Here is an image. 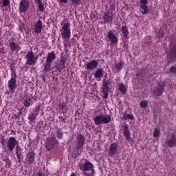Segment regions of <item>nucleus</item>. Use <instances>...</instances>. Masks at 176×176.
Wrapping results in <instances>:
<instances>
[{
    "label": "nucleus",
    "mask_w": 176,
    "mask_h": 176,
    "mask_svg": "<svg viewBox=\"0 0 176 176\" xmlns=\"http://www.w3.org/2000/svg\"><path fill=\"white\" fill-rule=\"evenodd\" d=\"M61 32L62 39L65 42V46L69 43V38H71V24L66 22L62 26Z\"/></svg>",
    "instance_id": "obj_1"
},
{
    "label": "nucleus",
    "mask_w": 176,
    "mask_h": 176,
    "mask_svg": "<svg viewBox=\"0 0 176 176\" xmlns=\"http://www.w3.org/2000/svg\"><path fill=\"white\" fill-rule=\"evenodd\" d=\"M80 170L82 171L85 176H94L96 170L94 166L91 162H86L84 164H79Z\"/></svg>",
    "instance_id": "obj_2"
},
{
    "label": "nucleus",
    "mask_w": 176,
    "mask_h": 176,
    "mask_svg": "<svg viewBox=\"0 0 176 176\" xmlns=\"http://www.w3.org/2000/svg\"><path fill=\"white\" fill-rule=\"evenodd\" d=\"M56 52L52 51L49 52L46 56L45 63H43V71L45 72H49L50 71V68L52 67V64L54 63V60H56Z\"/></svg>",
    "instance_id": "obj_3"
},
{
    "label": "nucleus",
    "mask_w": 176,
    "mask_h": 176,
    "mask_svg": "<svg viewBox=\"0 0 176 176\" xmlns=\"http://www.w3.org/2000/svg\"><path fill=\"white\" fill-rule=\"evenodd\" d=\"M93 120L96 126H100V124H108V123L111 122V115L100 114L96 116Z\"/></svg>",
    "instance_id": "obj_4"
},
{
    "label": "nucleus",
    "mask_w": 176,
    "mask_h": 176,
    "mask_svg": "<svg viewBox=\"0 0 176 176\" xmlns=\"http://www.w3.org/2000/svg\"><path fill=\"white\" fill-rule=\"evenodd\" d=\"M113 11H115V8L111 6L109 9L106 10L103 14V22L104 24H109L113 21Z\"/></svg>",
    "instance_id": "obj_5"
},
{
    "label": "nucleus",
    "mask_w": 176,
    "mask_h": 176,
    "mask_svg": "<svg viewBox=\"0 0 176 176\" xmlns=\"http://www.w3.org/2000/svg\"><path fill=\"white\" fill-rule=\"evenodd\" d=\"M112 85V80L108 79L106 80L105 78L102 80V93L103 94V98L107 100L108 98V93L111 90V87Z\"/></svg>",
    "instance_id": "obj_6"
},
{
    "label": "nucleus",
    "mask_w": 176,
    "mask_h": 176,
    "mask_svg": "<svg viewBox=\"0 0 176 176\" xmlns=\"http://www.w3.org/2000/svg\"><path fill=\"white\" fill-rule=\"evenodd\" d=\"M16 145H19V142L16 140V138H14V137H10L6 144V146L9 152L14 151Z\"/></svg>",
    "instance_id": "obj_7"
},
{
    "label": "nucleus",
    "mask_w": 176,
    "mask_h": 176,
    "mask_svg": "<svg viewBox=\"0 0 176 176\" xmlns=\"http://www.w3.org/2000/svg\"><path fill=\"white\" fill-rule=\"evenodd\" d=\"M57 144H58V141L57 140V139H56V138H53V137L48 138L46 140L45 148L48 151H52V149H53V148H54V146H56Z\"/></svg>",
    "instance_id": "obj_8"
},
{
    "label": "nucleus",
    "mask_w": 176,
    "mask_h": 176,
    "mask_svg": "<svg viewBox=\"0 0 176 176\" xmlns=\"http://www.w3.org/2000/svg\"><path fill=\"white\" fill-rule=\"evenodd\" d=\"M85 140L86 138H85V135H83L82 133L78 134L76 138V149H77L78 151H79V149H83V145H85Z\"/></svg>",
    "instance_id": "obj_9"
},
{
    "label": "nucleus",
    "mask_w": 176,
    "mask_h": 176,
    "mask_svg": "<svg viewBox=\"0 0 176 176\" xmlns=\"http://www.w3.org/2000/svg\"><path fill=\"white\" fill-rule=\"evenodd\" d=\"M30 9V1L28 0H21L19 3V10L20 13H25Z\"/></svg>",
    "instance_id": "obj_10"
},
{
    "label": "nucleus",
    "mask_w": 176,
    "mask_h": 176,
    "mask_svg": "<svg viewBox=\"0 0 176 176\" xmlns=\"http://www.w3.org/2000/svg\"><path fill=\"white\" fill-rule=\"evenodd\" d=\"M165 144L169 146V148H174V146H176V135L175 133H171L170 135H169L166 141Z\"/></svg>",
    "instance_id": "obj_11"
},
{
    "label": "nucleus",
    "mask_w": 176,
    "mask_h": 176,
    "mask_svg": "<svg viewBox=\"0 0 176 176\" xmlns=\"http://www.w3.org/2000/svg\"><path fill=\"white\" fill-rule=\"evenodd\" d=\"M25 57L27 58L26 63L28 65H35L36 64V58H35V55L32 51L28 52Z\"/></svg>",
    "instance_id": "obj_12"
},
{
    "label": "nucleus",
    "mask_w": 176,
    "mask_h": 176,
    "mask_svg": "<svg viewBox=\"0 0 176 176\" xmlns=\"http://www.w3.org/2000/svg\"><path fill=\"white\" fill-rule=\"evenodd\" d=\"M107 37L109 42H110V45H116V43H118V36H116L112 30L107 32Z\"/></svg>",
    "instance_id": "obj_13"
},
{
    "label": "nucleus",
    "mask_w": 176,
    "mask_h": 176,
    "mask_svg": "<svg viewBox=\"0 0 176 176\" xmlns=\"http://www.w3.org/2000/svg\"><path fill=\"white\" fill-rule=\"evenodd\" d=\"M8 88L13 93L17 88V78H10L8 82Z\"/></svg>",
    "instance_id": "obj_14"
},
{
    "label": "nucleus",
    "mask_w": 176,
    "mask_h": 176,
    "mask_svg": "<svg viewBox=\"0 0 176 176\" xmlns=\"http://www.w3.org/2000/svg\"><path fill=\"white\" fill-rule=\"evenodd\" d=\"M164 87H166V84H159L154 89L153 93L155 96L160 97L163 94V91H164Z\"/></svg>",
    "instance_id": "obj_15"
},
{
    "label": "nucleus",
    "mask_w": 176,
    "mask_h": 176,
    "mask_svg": "<svg viewBox=\"0 0 176 176\" xmlns=\"http://www.w3.org/2000/svg\"><path fill=\"white\" fill-rule=\"evenodd\" d=\"M124 130H123V134L124 137H125L126 140L129 141V142H133L134 140L133 138H131V135L130 134V130L129 129V126L127 125L122 126Z\"/></svg>",
    "instance_id": "obj_16"
},
{
    "label": "nucleus",
    "mask_w": 176,
    "mask_h": 176,
    "mask_svg": "<svg viewBox=\"0 0 176 176\" xmlns=\"http://www.w3.org/2000/svg\"><path fill=\"white\" fill-rule=\"evenodd\" d=\"M116 152H118V143L115 142L110 144L108 152L109 156L110 157H113V156L116 155Z\"/></svg>",
    "instance_id": "obj_17"
},
{
    "label": "nucleus",
    "mask_w": 176,
    "mask_h": 176,
    "mask_svg": "<svg viewBox=\"0 0 176 176\" xmlns=\"http://www.w3.org/2000/svg\"><path fill=\"white\" fill-rule=\"evenodd\" d=\"M67 63V58L64 56H61L58 64L56 65V68L58 72H61L64 68H65V63Z\"/></svg>",
    "instance_id": "obj_18"
},
{
    "label": "nucleus",
    "mask_w": 176,
    "mask_h": 176,
    "mask_svg": "<svg viewBox=\"0 0 176 176\" xmlns=\"http://www.w3.org/2000/svg\"><path fill=\"white\" fill-rule=\"evenodd\" d=\"M98 67V61L96 60H92L87 63L86 68L89 71H93Z\"/></svg>",
    "instance_id": "obj_19"
},
{
    "label": "nucleus",
    "mask_w": 176,
    "mask_h": 176,
    "mask_svg": "<svg viewBox=\"0 0 176 176\" xmlns=\"http://www.w3.org/2000/svg\"><path fill=\"white\" fill-rule=\"evenodd\" d=\"M25 161L28 164H34L35 162V153L30 151L26 155Z\"/></svg>",
    "instance_id": "obj_20"
},
{
    "label": "nucleus",
    "mask_w": 176,
    "mask_h": 176,
    "mask_svg": "<svg viewBox=\"0 0 176 176\" xmlns=\"http://www.w3.org/2000/svg\"><path fill=\"white\" fill-rule=\"evenodd\" d=\"M42 30H43V23L41 20H38L34 25V31L36 34L39 35L42 32Z\"/></svg>",
    "instance_id": "obj_21"
},
{
    "label": "nucleus",
    "mask_w": 176,
    "mask_h": 176,
    "mask_svg": "<svg viewBox=\"0 0 176 176\" xmlns=\"http://www.w3.org/2000/svg\"><path fill=\"white\" fill-rule=\"evenodd\" d=\"M123 67H124V62L120 60L118 62H116L114 63V67H113V71H115V72H120V71H122V69H123Z\"/></svg>",
    "instance_id": "obj_22"
},
{
    "label": "nucleus",
    "mask_w": 176,
    "mask_h": 176,
    "mask_svg": "<svg viewBox=\"0 0 176 176\" xmlns=\"http://www.w3.org/2000/svg\"><path fill=\"white\" fill-rule=\"evenodd\" d=\"M168 58H170L171 60L176 58V45L170 48L168 51Z\"/></svg>",
    "instance_id": "obj_23"
},
{
    "label": "nucleus",
    "mask_w": 176,
    "mask_h": 176,
    "mask_svg": "<svg viewBox=\"0 0 176 176\" xmlns=\"http://www.w3.org/2000/svg\"><path fill=\"white\" fill-rule=\"evenodd\" d=\"M9 45H10L11 52H19L21 49L20 45L14 43V41L10 42Z\"/></svg>",
    "instance_id": "obj_24"
},
{
    "label": "nucleus",
    "mask_w": 176,
    "mask_h": 176,
    "mask_svg": "<svg viewBox=\"0 0 176 176\" xmlns=\"http://www.w3.org/2000/svg\"><path fill=\"white\" fill-rule=\"evenodd\" d=\"M22 151L23 149L19 145H17L16 147L15 148V153L16 155V157L19 163L21 162V159H23L21 158V155L23 154V153L21 152Z\"/></svg>",
    "instance_id": "obj_25"
},
{
    "label": "nucleus",
    "mask_w": 176,
    "mask_h": 176,
    "mask_svg": "<svg viewBox=\"0 0 176 176\" xmlns=\"http://www.w3.org/2000/svg\"><path fill=\"white\" fill-rule=\"evenodd\" d=\"M104 72H105V71H104V69L98 68L96 69L94 76L96 79H100V78H102L104 76Z\"/></svg>",
    "instance_id": "obj_26"
},
{
    "label": "nucleus",
    "mask_w": 176,
    "mask_h": 176,
    "mask_svg": "<svg viewBox=\"0 0 176 176\" xmlns=\"http://www.w3.org/2000/svg\"><path fill=\"white\" fill-rule=\"evenodd\" d=\"M118 90L120 91L121 94H126L127 93V87L123 84V82H119L118 84Z\"/></svg>",
    "instance_id": "obj_27"
},
{
    "label": "nucleus",
    "mask_w": 176,
    "mask_h": 176,
    "mask_svg": "<svg viewBox=\"0 0 176 176\" xmlns=\"http://www.w3.org/2000/svg\"><path fill=\"white\" fill-rule=\"evenodd\" d=\"M23 104L26 108L31 107V104H32V102L31 101V98H30L29 96H25L23 98Z\"/></svg>",
    "instance_id": "obj_28"
},
{
    "label": "nucleus",
    "mask_w": 176,
    "mask_h": 176,
    "mask_svg": "<svg viewBox=\"0 0 176 176\" xmlns=\"http://www.w3.org/2000/svg\"><path fill=\"white\" fill-rule=\"evenodd\" d=\"M140 11L142 14H148L149 12V8H148L147 5H140Z\"/></svg>",
    "instance_id": "obj_29"
},
{
    "label": "nucleus",
    "mask_w": 176,
    "mask_h": 176,
    "mask_svg": "<svg viewBox=\"0 0 176 176\" xmlns=\"http://www.w3.org/2000/svg\"><path fill=\"white\" fill-rule=\"evenodd\" d=\"M36 116H38V113H34L33 112H31L28 116V120L32 122V123H34L36 120Z\"/></svg>",
    "instance_id": "obj_30"
},
{
    "label": "nucleus",
    "mask_w": 176,
    "mask_h": 176,
    "mask_svg": "<svg viewBox=\"0 0 176 176\" xmlns=\"http://www.w3.org/2000/svg\"><path fill=\"white\" fill-rule=\"evenodd\" d=\"M121 32H122V35L124 36V38L125 39H127V36H129V30L127 29V27L122 26L121 28Z\"/></svg>",
    "instance_id": "obj_31"
},
{
    "label": "nucleus",
    "mask_w": 176,
    "mask_h": 176,
    "mask_svg": "<svg viewBox=\"0 0 176 176\" xmlns=\"http://www.w3.org/2000/svg\"><path fill=\"white\" fill-rule=\"evenodd\" d=\"M122 119L123 120H133L134 116H133L132 114H127V113H124Z\"/></svg>",
    "instance_id": "obj_32"
},
{
    "label": "nucleus",
    "mask_w": 176,
    "mask_h": 176,
    "mask_svg": "<svg viewBox=\"0 0 176 176\" xmlns=\"http://www.w3.org/2000/svg\"><path fill=\"white\" fill-rule=\"evenodd\" d=\"M56 135L58 140H63V136L64 135V133H63V130H61V129H57L56 131Z\"/></svg>",
    "instance_id": "obj_33"
},
{
    "label": "nucleus",
    "mask_w": 176,
    "mask_h": 176,
    "mask_svg": "<svg viewBox=\"0 0 176 176\" xmlns=\"http://www.w3.org/2000/svg\"><path fill=\"white\" fill-rule=\"evenodd\" d=\"M153 137L155 138H159L160 137V129L159 128H155L153 132Z\"/></svg>",
    "instance_id": "obj_34"
},
{
    "label": "nucleus",
    "mask_w": 176,
    "mask_h": 176,
    "mask_svg": "<svg viewBox=\"0 0 176 176\" xmlns=\"http://www.w3.org/2000/svg\"><path fill=\"white\" fill-rule=\"evenodd\" d=\"M38 10L41 12H45V5L43 4V2L41 1V3H38Z\"/></svg>",
    "instance_id": "obj_35"
},
{
    "label": "nucleus",
    "mask_w": 176,
    "mask_h": 176,
    "mask_svg": "<svg viewBox=\"0 0 176 176\" xmlns=\"http://www.w3.org/2000/svg\"><path fill=\"white\" fill-rule=\"evenodd\" d=\"M10 6V0H2V6L3 8Z\"/></svg>",
    "instance_id": "obj_36"
},
{
    "label": "nucleus",
    "mask_w": 176,
    "mask_h": 176,
    "mask_svg": "<svg viewBox=\"0 0 176 176\" xmlns=\"http://www.w3.org/2000/svg\"><path fill=\"white\" fill-rule=\"evenodd\" d=\"M140 105V108H146V107H148V102L146 100H142Z\"/></svg>",
    "instance_id": "obj_37"
},
{
    "label": "nucleus",
    "mask_w": 176,
    "mask_h": 176,
    "mask_svg": "<svg viewBox=\"0 0 176 176\" xmlns=\"http://www.w3.org/2000/svg\"><path fill=\"white\" fill-rule=\"evenodd\" d=\"M80 1L82 0H70V1L72 2V3H73V5H80Z\"/></svg>",
    "instance_id": "obj_38"
},
{
    "label": "nucleus",
    "mask_w": 176,
    "mask_h": 176,
    "mask_svg": "<svg viewBox=\"0 0 176 176\" xmlns=\"http://www.w3.org/2000/svg\"><path fill=\"white\" fill-rule=\"evenodd\" d=\"M40 110H41V104L35 107V109H34L35 113H38V115H39Z\"/></svg>",
    "instance_id": "obj_39"
},
{
    "label": "nucleus",
    "mask_w": 176,
    "mask_h": 176,
    "mask_svg": "<svg viewBox=\"0 0 176 176\" xmlns=\"http://www.w3.org/2000/svg\"><path fill=\"white\" fill-rule=\"evenodd\" d=\"M170 72L172 74H175V75H176V67H175V66H172V67H170Z\"/></svg>",
    "instance_id": "obj_40"
},
{
    "label": "nucleus",
    "mask_w": 176,
    "mask_h": 176,
    "mask_svg": "<svg viewBox=\"0 0 176 176\" xmlns=\"http://www.w3.org/2000/svg\"><path fill=\"white\" fill-rule=\"evenodd\" d=\"M12 76L11 78L17 79V75L16 74V72L13 69H12Z\"/></svg>",
    "instance_id": "obj_41"
},
{
    "label": "nucleus",
    "mask_w": 176,
    "mask_h": 176,
    "mask_svg": "<svg viewBox=\"0 0 176 176\" xmlns=\"http://www.w3.org/2000/svg\"><path fill=\"white\" fill-rule=\"evenodd\" d=\"M140 5H148V0H140Z\"/></svg>",
    "instance_id": "obj_42"
},
{
    "label": "nucleus",
    "mask_w": 176,
    "mask_h": 176,
    "mask_svg": "<svg viewBox=\"0 0 176 176\" xmlns=\"http://www.w3.org/2000/svg\"><path fill=\"white\" fill-rule=\"evenodd\" d=\"M59 122L60 123H65V120L64 119V118L63 116H59Z\"/></svg>",
    "instance_id": "obj_43"
},
{
    "label": "nucleus",
    "mask_w": 176,
    "mask_h": 176,
    "mask_svg": "<svg viewBox=\"0 0 176 176\" xmlns=\"http://www.w3.org/2000/svg\"><path fill=\"white\" fill-rule=\"evenodd\" d=\"M36 176H45V174H43V173H42V172H38L36 174Z\"/></svg>",
    "instance_id": "obj_44"
},
{
    "label": "nucleus",
    "mask_w": 176,
    "mask_h": 176,
    "mask_svg": "<svg viewBox=\"0 0 176 176\" xmlns=\"http://www.w3.org/2000/svg\"><path fill=\"white\" fill-rule=\"evenodd\" d=\"M60 3H68V1L67 0H60Z\"/></svg>",
    "instance_id": "obj_45"
},
{
    "label": "nucleus",
    "mask_w": 176,
    "mask_h": 176,
    "mask_svg": "<svg viewBox=\"0 0 176 176\" xmlns=\"http://www.w3.org/2000/svg\"><path fill=\"white\" fill-rule=\"evenodd\" d=\"M1 144L3 146H4V148L6 149V146H5V140L3 139L1 140Z\"/></svg>",
    "instance_id": "obj_46"
},
{
    "label": "nucleus",
    "mask_w": 176,
    "mask_h": 176,
    "mask_svg": "<svg viewBox=\"0 0 176 176\" xmlns=\"http://www.w3.org/2000/svg\"><path fill=\"white\" fill-rule=\"evenodd\" d=\"M159 38H163V36H164V32H161L160 34H159Z\"/></svg>",
    "instance_id": "obj_47"
},
{
    "label": "nucleus",
    "mask_w": 176,
    "mask_h": 176,
    "mask_svg": "<svg viewBox=\"0 0 176 176\" xmlns=\"http://www.w3.org/2000/svg\"><path fill=\"white\" fill-rule=\"evenodd\" d=\"M59 107L60 108H61V109H64V108H65V106H64V104H60Z\"/></svg>",
    "instance_id": "obj_48"
},
{
    "label": "nucleus",
    "mask_w": 176,
    "mask_h": 176,
    "mask_svg": "<svg viewBox=\"0 0 176 176\" xmlns=\"http://www.w3.org/2000/svg\"><path fill=\"white\" fill-rule=\"evenodd\" d=\"M37 3H41L42 2V0H35Z\"/></svg>",
    "instance_id": "obj_49"
},
{
    "label": "nucleus",
    "mask_w": 176,
    "mask_h": 176,
    "mask_svg": "<svg viewBox=\"0 0 176 176\" xmlns=\"http://www.w3.org/2000/svg\"><path fill=\"white\" fill-rule=\"evenodd\" d=\"M12 133H14V135H16V133L13 131V130L12 131Z\"/></svg>",
    "instance_id": "obj_50"
},
{
    "label": "nucleus",
    "mask_w": 176,
    "mask_h": 176,
    "mask_svg": "<svg viewBox=\"0 0 176 176\" xmlns=\"http://www.w3.org/2000/svg\"><path fill=\"white\" fill-rule=\"evenodd\" d=\"M140 75V73H137V76H138Z\"/></svg>",
    "instance_id": "obj_51"
},
{
    "label": "nucleus",
    "mask_w": 176,
    "mask_h": 176,
    "mask_svg": "<svg viewBox=\"0 0 176 176\" xmlns=\"http://www.w3.org/2000/svg\"><path fill=\"white\" fill-rule=\"evenodd\" d=\"M104 77H107V74H105Z\"/></svg>",
    "instance_id": "obj_52"
},
{
    "label": "nucleus",
    "mask_w": 176,
    "mask_h": 176,
    "mask_svg": "<svg viewBox=\"0 0 176 176\" xmlns=\"http://www.w3.org/2000/svg\"><path fill=\"white\" fill-rule=\"evenodd\" d=\"M0 5H1V3H0Z\"/></svg>",
    "instance_id": "obj_53"
}]
</instances>
